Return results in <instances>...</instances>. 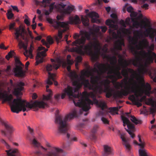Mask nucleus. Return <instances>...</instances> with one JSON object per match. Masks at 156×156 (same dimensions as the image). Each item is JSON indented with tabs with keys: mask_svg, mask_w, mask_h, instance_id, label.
Listing matches in <instances>:
<instances>
[{
	"mask_svg": "<svg viewBox=\"0 0 156 156\" xmlns=\"http://www.w3.org/2000/svg\"><path fill=\"white\" fill-rule=\"evenodd\" d=\"M84 71L82 73L80 78L77 75H74L72 78V83L75 87L68 86L63 90L61 97L64 99L66 95L73 101L75 105L78 107L75 108L71 112L65 116L59 115L58 113L55 115V122L58 124V132L62 134H66V136L69 141H76V137L73 138L70 134L67 133L69 129V125L68 122L75 117H77V108L80 113L82 114L83 111L87 112L90 108V105H93L92 101L89 99L90 97L94 99L96 97V93L94 92V86L90 83L88 79H86L84 75Z\"/></svg>",
	"mask_w": 156,
	"mask_h": 156,
	"instance_id": "f257e3e1",
	"label": "nucleus"
},
{
	"mask_svg": "<svg viewBox=\"0 0 156 156\" xmlns=\"http://www.w3.org/2000/svg\"><path fill=\"white\" fill-rule=\"evenodd\" d=\"M121 67L116 64L114 66L111 67L109 64L107 66L105 64L96 63L94 65L93 68L84 71V75H87L88 77L90 76V83L94 89L96 93L101 94L105 93V96L109 98L112 96L115 98H122L118 96L115 90L110 87L111 81L109 79L113 82H115L119 79L122 78V73L120 71Z\"/></svg>",
	"mask_w": 156,
	"mask_h": 156,
	"instance_id": "f03ea898",
	"label": "nucleus"
},
{
	"mask_svg": "<svg viewBox=\"0 0 156 156\" xmlns=\"http://www.w3.org/2000/svg\"><path fill=\"white\" fill-rule=\"evenodd\" d=\"M119 62L123 68L121 71L122 75L125 78L122 80L121 83L117 82L115 87L118 89L120 87H123L124 89L118 92L116 95L119 97H122L123 96H126L131 93H134L136 95L139 86L134 78L137 77L139 74L133 69L127 67L129 63L126 60H124L121 55H119Z\"/></svg>",
	"mask_w": 156,
	"mask_h": 156,
	"instance_id": "7ed1b4c3",
	"label": "nucleus"
},
{
	"mask_svg": "<svg viewBox=\"0 0 156 156\" xmlns=\"http://www.w3.org/2000/svg\"><path fill=\"white\" fill-rule=\"evenodd\" d=\"M80 34L81 36L80 38V35L77 34H75L73 36L74 39H77L72 43V45L76 46L72 48L73 51L82 55H88L91 56L93 61H97L99 58L102 49L100 44L95 37L93 43L90 41L84 44L87 40H90L91 34H93V33L81 31Z\"/></svg>",
	"mask_w": 156,
	"mask_h": 156,
	"instance_id": "20e7f679",
	"label": "nucleus"
},
{
	"mask_svg": "<svg viewBox=\"0 0 156 156\" xmlns=\"http://www.w3.org/2000/svg\"><path fill=\"white\" fill-rule=\"evenodd\" d=\"M138 39L137 38L136 39H133V44L135 46L130 45L129 46V50L130 52L135 56V59H130L129 62L135 66H140V68L139 69V71L140 73H144L146 71V68L141 63L142 60V58L141 57L142 51H139V50H142L144 49L147 48L148 49V52L150 54L152 55L153 52L152 51L154 49V45L153 44H151V45H149V42L147 39L144 38L140 41L138 43Z\"/></svg>",
	"mask_w": 156,
	"mask_h": 156,
	"instance_id": "39448f33",
	"label": "nucleus"
},
{
	"mask_svg": "<svg viewBox=\"0 0 156 156\" xmlns=\"http://www.w3.org/2000/svg\"><path fill=\"white\" fill-rule=\"evenodd\" d=\"M131 20L133 22V26L136 28H137L138 27H140L141 28L146 29V27L148 26V28L146 29L144 33V36L147 37H148L152 42L154 41L156 42V28L152 27L151 25H148L145 21H142V23L144 24L143 25L138 21H135L134 18H132Z\"/></svg>",
	"mask_w": 156,
	"mask_h": 156,
	"instance_id": "423d86ee",
	"label": "nucleus"
},
{
	"mask_svg": "<svg viewBox=\"0 0 156 156\" xmlns=\"http://www.w3.org/2000/svg\"><path fill=\"white\" fill-rule=\"evenodd\" d=\"M47 20L50 23L52 24L55 29H59L58 34L55 35L54 37L57 43H59L62 38V33L66 31L69 29L68 23L58 22V21H53L51 19H48Z\"/></svg>",
	"mask_w": 156,
	"mask_h": 156,
	"instance_id": "0eeeda50",
	"label": "nucleus"
},
{
	"mask_svg": "<svg viewBox=\"0 0 156 156\" xmlns=\"http://www.w3.org/2000/svg\"><path fill=\"white\" fill-rule=\"evenodd\" d=\"M46 145L50 148L47 149L41 146V148L44 151L43 154L44 156H64L62 149L56 147H51L48 143H46Z\"/></svg>",
	"mask_w": 156,
	"mask_h": 156,
	"instance_id": "6e6552de",
	"label": "nucleus"
},
{
	"mask_svg": "<svg viewBox=\"0 0 156 156\" xmlns=\"http://www.w3.org/2000/svg\"><path fill=\"white\" fill-rule=\"evenodd\" d=\"M35 3L37 5H43L45 8L49 6V10H45L44 11V14L46 16L49 15L52 12L54 9L59 12L58 10L55 7L56 5H58L59 3H58L55 5V2H54L52 3L49 5L50 3V2L49 0H43L42 2H39L36 0L35 1Z\"/></svg>",
	"mask_w": 156,
	"mask_h": 156,
	"instance_id": "1a4fd4ad",
	"label": "nucleus"
},
{
	"mask_svg": "<svg viewBox=\"0 0 156 156\" xmlns=\"http://www.w3.org/2000/svg\"><path fill=\"white\" fill-rule=\"evenodd\" d=\"M122 46H125L124 42L120 40L117 41L116 42L115 48L111 49L112 53L114 55L112 57H110L109 55H105V58L109 59H113L115 60H117L116 56H118L119 57V55L120 54L117 51V50H122Z\"/></svg>",
	"mask_w": 156,
	"mask_h": 156,
	"instance_id": "9d476101",
	"label": "nucleus"
},
{
	"mask_svg": "<svg viewBox=\"0 0 156 156\" xmlns=\"http://www.w3.org/2000/svg\"><path fill=\"white\" fill-rule=\"evenodd\" d=\"M66 5L60 2L58 5L56 6L55 8L58 10L59 12L63 15L70 14L74 9L75 7L73 5H68L66 8L64 9Z\"/></svg>",
	"mask_w": 156,
	"mask_h": 156,
	"instance_id": "9b49d317",
	"label": "nucleus"
},
{
	"mask_svg": "<svg viewBox=\"0 0 156 156\" xmlns=\"http://www.w3.org/2000/svg\"><path fill=\"white\" fill-rule=\"evenodd\" d=\"M38 49L39 51L42 50H44V51L37 53L36 57V61L35 63V65L36 66L43 62L44 58L46 56L45 52L48 50L47 49H45L43 47H39Z\"/></svg>",
	"mask_w": 156,
	"mask_h": 156,
	"instance_id": "f8f14e48",
	"label": "nucleus"
},
{
	"mask_svg": "<svg viewBox=\"0 0 156 156\" xmlns=\"http://www.w3.org/2000/svg\"><path fill=\"white\" fill-rule=\"evenodd\" d=\"M118 134L120 135L122 139V144L125 147L126 150L129 152L131 149V146L129 143V139L126 137V134L124 133H121L120 130L118 131Z\"/></svg>",
	"mask_w": 156,
	"mask_h": 156,
	"instance_id": "ddd939ff",
	"label": "nucleus"
},
{
	"mask_svg": "<svg viewBox=\"0 0 156 156\" xmlns=\"http://www.w3.org/2000/svg\"><path fill=\"white\" fill-rule=\"evenodd\" d=\"M16 62L20 65L17 66L14 69V73L15 75L18 77H23L25 75V72L23 70V68L24 65L19 60H16Z\"/></svg>",
	"mask_w": 156,
	"mask_h": 156,
	"instance_id": "4468645a",
	"label": "nucleus"
},
{
	"mask_svg": "<svg viewBox=\"0 0 156 156\" xmlns=\"http://www.w3.org/2000/svg\"><path fill=\"white\" fill-rule=\"evenodd\" d=\"M15 31H16L14 34L15 35V38L17 41H19L20 40L19 38L20 36L23 40L27 41V38L25 36V35H27V32L24 28L20 27L19 29L16 28Z\"/></svg>",
	"mask_w": 156,
	"mask_h": 156,
	"instance_id": "2eb2a0df",
	"label": "nucleus"
},
{
	"mask_svg": "<svg viewBox=\"0 0 156 156\" xmlns=\"http://www.w3.org/2000/svg\"><path fill=\"white\" fill-rule=\"evenodd\" d=\"M24 85V83L22 82L17 83L13 90V94L17 97L22 95L21 91L23 90Z\"/></svg>",
	"mask_w": 156,
	"mask_h": 156,
	"instance_id": "dca6fc26",
	"label": "nucleus"
},
{
	"mask_svg": "<svg viewBox=\"0 0 156 156\" xmlns=\"http://www.w3.org/2000/svg\"><path fill=\"white\" fill-rule=\"evenodd\" d=\"M0 123L4 126L6 131L9 134L12 135L15 130L12 126L8 122L3 121L1 118H0Z\"/></svg>",
	"mask_w": 156,
	"mask_h": 156,
	"instance_id": "f3484780",
	"label": "nucleus"
},
{
	"mask_svg": "<svg viewBox=\"0 0 156 156\" xmlns=\"http://www.w3.org/2000/svg\"><path fill=\"white\" fill-rule=\"evenodd\" d=\"M51 62H53L52 63V65L48 64L46 66V70L48 72L52 70L53 69H55L56 70H57L60 66L59 62H58L57 63L54 59H51Z\"/></svg>",
	"mask_w": 156,
	"mask_h": 156,
	"instance_id": "a211bd4d",
	"label": "nucleus"
},
{
	"mask_svg": "<svg viewBox=\"0 0 156 156\" xmlns=\"http://www.w3.org/2000/svg\"><path fill=\"white\" fill-rule=\"evenodd\" d=\"M129 100L132 101L133 104L136 105L137 107L141 106L142 104L140 102L142 101V99H139L138 98H136L133 95H130L129 98Z\"/></svg>",
	"mask_w": 156,
	"mask_h": 156,
	"instance_id": "6ab92c4d",
	"label": "nucleus"
},
{
	"mask_svg": "<svg viewBox=\"0 0 156 156\" xmlns=\"http://www.w3.org/2000/svg\"><path fill=\"white\" fill-rule=\"evenodd\" d=\"M87 15L91 19V21L93 23H100V21L98 19L99 17L98 13L94 12H92L87 14Z\"/></svg>",
	"mask_w": 156,
	"mask_h": 156,
	"instance_id": "aec40b11",
	"label": "nucleus"
},
{
	"mask_svg": "<svg viewBox=\"0 0 156 156\" xmlns=\"http://www.w3.org/2000/svg\"><path fill=\"white\" fill-rule=\"evenodd\" d=\"M128 129L125 128L126 130L130 135V136L132 138H133L135 136V134L133 133L134 130V126L133 124H132L129 121V123L128 124Z\"/></svg>",
	"mask_w": 156,
	"mask_h": 156,
	"instance_id": "412c9836",
	"label": "nucleus"
},
{
	"mask_svg": "<svg viewBox=\"0 0 156 156\" xmlns=\"http://www.w3.org/2000/svg\"><path fill=\"white\" fill-rule=\"evenodd\" d=\"M48 77L47 81V83L48 85H51L52 84V81L54 82V84L55 86H57L58 84V82L55 80V74L51 73L50 72H48Z\"/></svg>",
	"mask_w": 156,
	"mask_h": 156,
	"instance_id": "4be33fe9",
	"label": "nucleus"
},
{
	"mask_svg": "<svg viewBox=\"0 0 156 156\" xmlns=\"http://www.w3.org/2000/svg\"><path fill=\"white\" fill-rule=\"evenodd\" d=\"M69 20L70 24H77L81 23L80 18L77 15H76L74 16H71L69 17Z\"/></svg>",
	"mask_w": 156,
	"mask_h": 156,
	"instance_id": "5701e85b",
	"label": "nucleus"
},
{
	"mask_svg": "<svg viewBox=\"0 0 156 156\" xmlns=\"http://www.w3.org/2000/svg\"><path fill=\"white\" fill-rule=\"evenodd\" d=\"M46 87V91L48 93V94L46 96L43 95V100L44 101L49 100L50 102H51V97L52 95V92L51 90L48 89L49 86L48 85H47Z\"/></svg>",
	"mask_w": 156,
	"mask_h": 156,
	"instance_id": "b1692460",
	"label": "nucleus"
},
{
	"mask_svg": "<svg viewBox=\"0 0 156 156\" xmlns=\"http://www.w3.org/2000/svg\"><path fill=\"white\" fill-rule=\"evenodd\" d=\"M47 42H46L44 40L42 39L41 42L43 45H45L47 48H49V44H51L53 43V41L52 37L50 36H48L47 37Z\"/></svg>",
	"mask_w": 156,
	"mask_h": 156,
	"instance_id": "393cba45",
	"label": "nucleus"
},
{
	"mask_svg": "<svg viewBox=\"0 0 156 156\" xmlns=\"http://www.w3.org/2000/svg\"><path fill=\"white\" fill-rule=\"evenodd\" d=\"M126 116L129 118L130 117L131 120L135 124H141L142 121L141 120H138L133 115H131L129 113H126Z\"/></svg>",
	"mask_w": 156,
	"mask_h": 156,
	"instance_id": "a878e982",
	"label": "nucleus"
},
{
	"mask_svg": "<svg viewBox=\"0 0 156 156\" xmlns=\"http://www.w3.org/2000/svg\"><path fill=\"white\" fill-rule=\"evenodd\" d=\"M5 151L8 156H20V153L17 149L9 150Z\"/></svg>",
	"mask_w": 156,
	"mask_h": 156,
	"instance_id": "bb28decb",
	"label": "nucleus"
},
{
	"mask_svg": "<svg viewBox=\"0 0 156 156\" xmlns=\"http://www.w3.org/2000/svg\"><path fill=\"white\" fill-rule=\"evenodd\" d=\"M104 152L103 156H107L108 155L112 154V149L111 147L108 145H104Z\"/></svg>",
	"mask_w": 156,
	"mask_h": 156,
	"instance_id": "cd10ccee",
	"label": "nucleus"
},
{
	"mask_svg": "<svg viewBox=\"0 0 156 156\" xmlns=\"http://www.w3.org/2000/svg\"><path fill=\"white\" fill-rule=\"evenodd\" d=\"M121 107L122 106H119L117 107L110 108L108 109V112L111 113L112 115H114L115 114H118V111L119 109H120Z\"/></svg>",
	"mask_w": 156,
	"mask_h": 156,
	"instance_id": "c85d7f7f",
	"label": "nucleus"
},
{
	"mask_svg": "<svg viewBox=\"0 0 156 156\" xmlns=\"http://www.w3.org/2000/svg\"><path fill=\"white\" fill-rule=\"evenodd\" d=\"M96 103L99 107L100 108L102 111H104V108L106 107L105 102L104 101H98L96 100Z\"/></svg>",
	"mask_w": 156,
	"mask_h": 156,
	"instance_id": "c756f323",
	"label": "nucleus"
},
{
	"mask_svg": "<svg viewBox=\"0 0 156 156\" xmlns=\"http://www.w3.org/2000/svg\"><path fill=\"white\" fill-rule=\"evenodd\" d=\"M81 20L83 25L86 27H87L89 24V20L87 16H85L84 17L82 16L81 17Z\"/></svg>",
	"mask_w": 156,
	"mask_h": 156,
	"instance_id": "7c9ffc66",
	"label": "nucleus"
},
{
	"mask_svg": "<svg viewBox=\"0 0 156 156\" xmlns=\"http://www.w3.org/2000/svg\"><path fill=\"white\" fill-rule=\"evenodd\" d=\"M139 156H148L147 151L144 148H141L139 150Z\"/></svg>",
	"mask_w": 156,
	"mask_h": 156,
	"instance_id": "2f4dec72",
	"label": "nucleus"
},
{
	"mask_svg": "<svg viewBox=\"0 0 156 156\" xmlns=\"http://www.w3.org/2000/svg\"><path fill=\"white\" fill-rule=\"evenodd\" d=\"M121 119L123 122V126L125 127L126 125H128V123H129V120L126 117L121 116Z\"/></svg>",
	"mask_w": 156,
	"mask_h": 156,
	"instance_id": "473e14b6",
	"label": "nucleus"
},
{
	"mask_svg": "<svg viewBox=\"0 0 156 156\" xmlns=\"http://www.w3.org/2000/svg\"><path fill=\"white\" fill-rule=\"evenodd\" d=\"M6 15L8 19L9 20L12 19L14 15V14L12 12L11 9L8 11L6 13Z\"/></svg>",
	"mask_w": 156,
	"mask_h": 156,
	"instance_id": "72a5a7b5",
	"label": "nucleus"
},
{
	"mask_svg": "<svg viewBox=\"0 0 156 156\" xmlns=\"http://www.w3.org/2000/svg\"><path fill=\"white\" fill-rule=\"evenodd\" d=\"M27 44H24L22 46V48H23L25 50V52H24V55L26 57H28V50L27 49Z\"/></svg>",
	"mask_w": 156,
	"mask_h": 156,
	"instance_id": "f704fd0d",
	"label": "nucleus"
},
{
	"mask_svg": "<svg viewBox=\"0 0 156 156\" xmlns=\"http://www.w3.org/2000/svg\"><path fill=\"white\" fill-rule=\"evenodd\" d=\"M106 24L108 25L109 26V27L113 28H115L116 25L112 23L111 21L109 20H108L106 21Z\"/></svg>",
	"mask_w": 156,
	"mask_h": 156,
	"instance_id": "c9c22d12",
	"label": "nucleus"
},
{
	"mask_svg": "<svg viewBox=\"0 0 156 156\" xmlns=\"http://www.w3.org/2000/svg\"><path fill=\"white\" fill-rule=\"evenodd\" d=\"M1 133L2 134L4 135V136L7 137L8 138V140L9 141H11L12 140V137L11 135H10L9 134V135H7L6 132L3 130H2L1 131Z\"/></svg>",
	"mask_w": 156,
	"mask_h": 156,
	"instance_id": "e433bc0d",
	"label": "nucleus"
},
{
	"mask_svg": "<svg viewBox=\"0 0 156 156\" xmlns=\"http://www.w3.org/2000/svg\"><path fill=\"white\" fill-rule=\"evenodd\" d=\"M135 33L136 34V37L140 39L143 37V35L140 31L136 30L135 31Z\"/></svg>",
	"mask_w": 156,
	"mask_h": 156,
	"instance_id": "4c0bfd02",
	"label": "nucleus"
},
{
	"mask_svg": "<svg viewBox=\"0 0 156 156\" xmlns=\"http://www.w3.org/2000/svg\"><path fill=\"white\" fill-rule=\"evenodd\" d=\"M138 137L139 138V142H140V143L139 144V146L141 148H144L145 144L144 142H142L140 135H138Z\"/></svg>",
	"mask_w": 156,
	"mask_h": 156,
	"instance_id": "58836bf2",
	"label": "nucleus"
},
{
	"mask_svg": "<svg viewBox=\"0 0 156 156\" xmlns=\"http://www.w3.org/2000/svg\"><path fill=\"white\" fill-rule=\"evenodd\" d=\"M146 104L147 105H151L152 106L154 105V101L152 98H149L147 100L146 102Z\"/></svg>",
	"mask_w": 156,
	"mask_h": 156,
	"instance_id": "ea45409f",
	"label": "nucleus"
},
{
	"mask_svg": "<svg viewBox=\"0 0 156 156\" xmlns=\"http://www.w3.org/2000/svg\"><path fill=\"white\" fill-rule=\"evenodd\" d=\"M0 142L2 144L5 146L7 149H9L10 148V146L6 142V141L3 139H0Z\"/></svg>",
	"mask_w": 156,
	"mask_h": 156,
	"instance_id": "a19ab883",
	"label": "nucleus"
},
{
	"mask_svg": "<svg viewBox=\"0 0 156 156\" xmlns=\"http://www.w3.org/2000/svg\"><path fill=\"white\" fill-rule=\"evenodd\" d=\"M14 53V51L9 52L8 55L5 56L6 58L9 60L10 58L12 57L13 56Z\"/></svg>",
	"mask_w": 156,
	"mask_h": 156,
	"instance_id": "79ce46f5",
	"label": "nucleus"
},
{
	"mask_svg": "<svg viewBox=\"0 0 156 156\" xmlns=\"http://www.w3.org/2000/svg\"><path fill=\"white\" fill-rule=\"evenodd\" d=\"M32 144L35 147H38L40 145V144L35 139H34L32 142Z\"/></svg>",
	"mask_w": 156,
	"mask_h": 156,
	"instance_id": "37998d69",
	"label": "nucleus"
},
{
	"mask_svg": "<svg viewBox=\"0 0 156 156\" xmlns=\"http://www.w3.org/2000/svg\"><path fill=\"white\" fill-rule=\"evenodd\" d=\"M82 60V58L81 56H78L76 58V60L77 62L75 63V66L76 67H77V66L78 65V63L80 62Z\"/></svg>",
	"mask_w": 156,
	"mask_h": 156,
	"instance_id": "c03bdc74",
	"label": "nucleus"
},
{
	"mask_svg": "<svg viewBox=\"0 0 156 156\" xmlns=\"http://www.w3.org/2000/svg\"><path fill=\"white\" fill-rule=\"evenodd\" d=\"M33 47L32 45H31L30 48L28 51V53L29 54V55L30 56V58H32L33 57L32 52L33 51Z\"/></svg>",
	"mask_w": 156,
	"mask_h": 156,
	"instance_id": "a18cd8bd",
	"label": "nucleus"
},
{
	"mask_svg": "<svg viewBox=\"0 0 156 156\" xmlns=\"http://www.w3.org/2000/svg\"><path fill=\"white\" fill-rule=\"evenodd\" d=\"M109 32L110 34H112V36L114 38H116L117 37V35L116 33L115 32H113V30L112 29H109Z\"/></svg>",
	"mask_w": 156,
	"mask_h": 156,
	"instance_id": "49530a36",
	"label": "nucleus"
},
{
	"mask_svg": "<svg viewBox=\"0 0 156 156\" xmlns=\"http://www.w3.org/2000/svg\"><path fill=\"white\" fill-rule=\"evenodd\" d=\"M25 16L27 17V18H26L24 20V22L27 25V26H29L30 25V21L28 19V16L26 15H25Z\"/></svg>",
	"mask_w": 156,
	"mask_h": 156,
	"instance_id": "de8ad7c7",
	"label": "nucleus"
},
{
	"mask_svg": "<svg viewBox=\"0 0 156 156\" xmlns=\"http://www.w3.org/2000/svg\"><path fill=\"white\" fill-rule=\"evenodd\" d=\"M110 60V63L112 65V66H114L116 65L117 62V60H115L113 59H109Z\"/></svg>",
	"mask_w": 156,
	"mask_h": 156,
	"instance_id": "09e8293b",
	"label": "nucleus"
},
{
	"mask_svg": "<svg viewBox=\"0 0 156 156\" xmlns=\"http://www.w3.org/2000/svg\"><path fill=\"white\" fill-rule=\"evenodd\" d=\"M137 15V12L133 11L131 12L130 16L132 17V18H133V17H135Z\"/></svg>",
	"mask_w": 156,
	"mask_h": 156,
	"instance_id": "8fccbe9b",
	"label": "nucleus"
},
{
	"mask_svg": "<svg viewBox=\"0 0 156 156\" xmlns=\"http://www.w3.org/2000/svg\"><path fill=\"white\" fill-rule=\"evenodd\" d=\"M98 126L97 125H95L92 129L91 132L92 133H94L97 132L98 129Z\"/></svg>",
	"mask_w": 156,
	"mask_h": 156,
	"instance_id": "3c124183",
	"label": "nucleus"
},
{
	"mask_svg": "<svg viewBox=\"0 0 156 156\" xmlns=\"http://www.w3.org/2000/svg\"><path fill=\"white\" fill-rule=\"evenodd\" d=\"M101 120L105 124H108L109 123L108 121L106 118L102 117L101 118Z\"/></svg>",
	"mask_w": 156,
	"mask_h": 156,
	"instance_id": "603ef678",
	"label": "nucleus"
},
{
	"mask_svg": "<svg viewBox=\"0 0 156 156\" xmlns=\"http://www.w3.org/2000/svg\"><path fill=\"white\" fill-rule=\"evenodd\" d=\"M100 29L101 30V31L103 33H105L107 29V28L106 27L101 26L100 27Z\"/></svg>",
	"mask_w": 156,
	"mask_h": 156,
	"instance_id": "864d4df0",
	"label": "nucleus"
},
{
	"mask_svg": "<svg viewBox=\"0 0 156 156\" xmlns=\"http://www.w3.org/2000/svg\"><path fill=\"white\" fill-rule=\"evenodd\" d=\"M15 25V23H10L9 25V30H11L12 29H14L15 30V29H15L14 28Z\"/></svg>",
	"mask_w": 156,
	"mask_h": 156,
	"instance_id": "5fc2aeb1",
	"label": "nucleus"
},
{
	"mask_svg": "<svg viewBox=\"0 0 156 156\" xmlns=\"http://www.w3.org/2000/svg\"><path fill=\"white\" fill-rule=\"evenodd\" d=\"M120 23L124 27H126V24L125 22L123 20H121L120 21Z\"/></svg>",
	"mask_w": 156,
	"mask_h": 156,
	"instance_id": "6e6d98bb",
	"label": "nucleus"
},
{
	"mask_svg": "<svg viewBox=\"0 0 156 156\" xmlns=\"http://www.w3.org/2000/svg\"><path fill=\"white\" fill-rule=\"evenodd\" d=\"M145 87L146 89L148 90H150L151 89V88L150 85L148 83H147L146 85L145 86Z\"/></svg>",
	"mask_w": 156,
	"mask_h": 156,
	"instance_id": "4d7b16f0",
	"label": "nucleus"
},
{
	"mask_svg": "<svg viewBox=\"0 0 156 156\" xmlns=\"http://www.w3.org/2000/svg\"><path fill=\"white\" fill-rule=\"evenodd\" d=\"M125 22L126 25H130V19L129 17L127 18Z\"/></svg>",
	"mask_w": 156,
	"mask_h": 156,
	"instance_id": "13d9d810",
	"label": "nucleus"
},
{
	"mask_svg": "<svg viewBox=\"0 0 156 156\" xmlns=\"http://www.w3.org/2000/svg\"><path fill=\"white\" fill-rule=\"evenodd\" d=\"M133 8L131 6H129L127 8L126 10L129 12L131 13L133 10Z\"/></svg>",
	"mask_w": 156,
	"mask_h": 156,
	"instance_id": "bf43d9fd",
	"label": "nucleus"
},
{
	"mask_svg": "<svg viewBox=\"0 0 156 156\" xmlns=\"http://www.w3.org/2000/svg\"><path fill=\"white\" fill-rule=\"evenodd\" d=\"M19 41L18 45L20 47V48H22V46L24 44V43H23V41H21V40H20L19 41Z\"/></svg>",
	"mask_w": 156,
	"mask_h": 156,
	"instance_id": "052dcab7",
	"label": "nucleus"
},
{
	"mask_svg": "<svg viewBox=\"0 0 156 156\" xmlns=\"http://www.w3.org/2000/svg\"><path fill=\"white\" fill-rule=\"evenodd\" d=\"M149 5L148 4L146 3L141 6V7L145 9H148Z\"/></svg>",
	"mask_w": 156,
	"mask_h": 156,
	"instance_id": "680f3d73",
	"label": "nucleus"
},
{
	"mask_svg": "<svg viewBox=\"0 0 156 156\" xmlns=\"http://www.w3.org/2000/svg\"><path fill=\"white\" fill-rule=\"evenodd\" d=\"M150 111L152 114H154L156 112V109L155 108L153 107L150 108Z\"/></svg>",
	"mask_w": 156,
	"mask_h": 156,
	"instance_id": "e2e57ef3",
	"label": "nucleus"
},
{
	"mask_svg": "<svg viewBox=\"0 0 156 156\" xmlns=\"http://www.w3.org/2000/svg\"><path fill=\"white\" fill-rule=\"evenodd\" d=\"M100 27L97 26L95 28L94 30L95 32H96L97 33H98L99 32L100 30Z\"/></svg>",
	"mask_w": 156,
	"mask_h": 156,
	"instance_id": "0e129e2a",
	"label": "nucleus"
},
{
	"mask_svg": "<svg viewBox=\"0 0 156 156\" xmlns=\"http://www.w3.org/2000/svg\"><path fill=\"white\" fill-rule=\"evenodd\" d=\"M98 4L100 5L102 1H103L105 3H108V1L107 0H97Z\"/></svg>",
	"mask_w": 156,
	"mask_h": 156,
	"instance_id": "69168bd1",
	"label": "nucleus"
},
{
	"mask_svg": "<svg viewBox=\"0 0 156 156\" xmlns=\"http://www.w3.org/2000/svg\"><path fill=\"white\" fill-rule=\"evenodd\" d=\"M0 48L1 49L6 50L8 48V47H5L3 44L2 43L0 45Z\"/></svg>",
	"mask_w": 156,
	"mask_h": 156,
	"instance_id": "338daca9",
	"label": "nucleus"
},
{
	"mask_svg": "<svg viewBox=\"0 0 156 156\" xmlns=\"http://www.w3.org/2000/svg\"><path fill=\"white\" fill-rule=\"evenodd\" d=\"M11 7L13 9L14 11H16L17 12H18L19 10L18 9V7L16 6H11Z\"/></svg>",
	"mask_w": 156,
	"mask_h": 156,
	"instance_id": "774afa93",
	"label": "nucleus"
}]
</instances>
